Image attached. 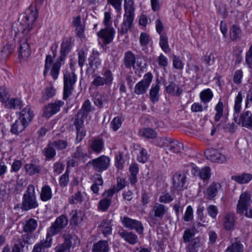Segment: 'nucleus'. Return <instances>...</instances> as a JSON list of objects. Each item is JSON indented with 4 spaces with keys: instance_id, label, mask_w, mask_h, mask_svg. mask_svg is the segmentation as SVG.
I'll return each instance as SVG.
<instances>
[{
    "instance_id": "2",
    "label": "nucleus",
    "mask_w": 252,
    "mask_h": 252,
    "mask_svg": "<svg viewBox=\"0 0 252 252\" xmlns=\"http://www.w3.org/2000/svg\"><path fill=\"white\" fill-rule=\"evenodd\" d=\"M125 14L123 22L118 32L125 34L129 30L133 24L134 17V2L132 0H124Z\"/></svg>"
},
{
    "instance_id": "64",
    "label": "nucleus",
    "mask_w": 252,
    "mask_h": 252,
    "mask_svg": "<svg viewBox=\"0 0 252 252\" xmlns=\"http://www.w3.org/2000/svg\"><path fill=\"white\" fill-rule=\"evenodd\" d=\"M246 62L250 67H252V45L246 53Z\"/></svg>"
},
{
    "instance_id": "63",
    "label": "nucleus",
    "mask_w": 252,
    "mask_h": 252,
    "mask_svg": "<svg viewBox=\"0 0 252 252\" xmlns=\"http://www.w3.org/2000/svg\"><path fill=\"white\" fill-rule=\"evenodd\" d=\"M183 218L185 221H189L193 218V210L191 206L187 207Z\"/></svg>"
},
{
    "instance_id": "8",
    "label": "nucleus",
    "mask_w": 252,
    "mask_h": 252,
    "mask_svg": "<svg viewBox=\"0 0 252 252\" xmlns=\"http://www.w3.org/2000/svg\"><path fill=\"white\" fill-rule=\"evenodd\" d=\"M63 99H66L71 94L73 86L76 82V76L73 72H66L64 74Z\"/></svg>"
},
{
    "instance_id": "30",
    "label": "nucleus",
    "mask_w": 252,
    "mask_h": 252,
    "mask_svg": "<svg viewBox=\"0 0 252 252\" xmlns=\"http://www.w3.org/2000/svg\"><path fill=\"white\" fill-rule=\"evenodd\" d=\"M202 246L201 240L198 237L194 238L190 241L187 248V252H197Z\"/></svg>"
},
{
    "instance_id": "53",
    "label": "nucleus",
    "mask_w": 252,
    "mask_h": 252,
    "mask_svg": "<svg viewBox=\"0 0 252 252\" xmlns=\"http://www.w3.org/2000/svg\"><path fill=\"white\" fill-rule=\"evenodd\" d=\"M56 151L55 147L52 143H49L45 149V155L48 159L53 158L56 155Z\"/></svg>"
},
{
    "instance_id": "47",
    "label": "nucleus",
    "mask_w": 252,
    "mask_h": 252,
    "mask_svg": "<svg viewBox=\"0 0 252 252\" xmlns=\"http://www.w3.org/2000/svg\"><path fill=\"white\" fill-rule=\"evenodd\" d=\"M40 196L41 199L44 201L50 199L52 197V192L50 188L48 186L43 187Z\"/></svg>"
},
{
    "instance_id": "11",
    "label": "nucleus",
    "mask_w": 252,
    "mask_h": 252,
    "mask_svg": "<svg viewBox=\"0 0 252 252\" xmlns=\"http://www.w3.org/2000/svg\"><path fill=\"white\" fill-rule=\"evenodd\" d=\"M252 203L250 194L246 191L242 193L237 204V213L241 215L243 214L245 211L248 209Z\"/></svg>"
},
{
    "instance_id": "13",
    "label": "nucleus",
    "mask_w": 252,
    "mask_h": 252,
    "mask_svg": "<svg viewBox=\"0 0 252 252\" xmlns=\"http://www.w3.org/2000/svg\"><path fill=\"white\" fill-rule=\"evenodd\" d=\"M204 155L207 159L213 162L223 163L226 161V157L222 155L219 151L215 149H207L204 152Z\"/></svg>"
},
{
    "instance_id": "15",
    "label": "nucleus",
    "mask_w": 252,
    "mask_h": 252,
    "mask_svg": "<svg viewBox=\"0 0 252 252\" xmlns=\"http://www.w3.org/2000/svg\"><path fill=\"white\" fill-rule=\"evenodd\" d=\"M73 241L74 242V245L79 243V241L75 236L69 234L65 235L63 243L56 247L55 252H66L69 251L72 245Z\"/></svg>"
},
{
    "instance_id": "6",
    "label": "nucleus",
    "mask_w": 252,
    "mask_h": 252,
    "mask_svg": "<svg viewBox=\"0 0 252 252\" xmlns=\"http://www.w3.org/2000/svg\"><path fill=\"white\" fill-rule=\"evenodd\" d=\"M68 224V219L64 215H61L58 217L55 222L52 223L47 230V238L56 235L63 229L65 228Z\"/></svg>"
},
{
    "instance_id": "14",
    "label": "nucleus",
    "mask_w": 252,
    "mask_h": 252,
    "mask_svg": "<svg viewBox=\"0 0 252 252\" xmlns=\"http://www.w3.org/2000/svg\"><path fill=\"white\" fill-rule=\"evenodd\" d=\"M64 104V102L62 100L56 101L54 103H51L46 105L43 112V116L46 118H50L51 116L58 112L62 106Z\"/></svg>"
},
{
    "instance_id": "35",
    "label": "nucleus",
    "mask_w": 252,
    "mask_h": 252,
    "mask_svg": "<svg viewBox=\"0 0 252 252\" xmlns=\"http://www.w3.org/2000/svg\"><path fill=\"white\" fill-rule=\"evenodd\" d=\"M30 187L29 186L27 192L24 194L23 196V201L22 203V208L26 211L29 210L32 208V197L30 192Z\"/></svg>"
},
{
    "instance_id": "54",
    "label": "nucleus",
    "mask_w": 252,
    "mask_h": 252,
    "mask_svg": "<svg viewBox=\"0 0 252 252\" xmlns=\"http://www.w3.org/2000/svg\"><path fill=\"white\" fill-rule=\"evenodd\" d=\"M83 194L78 191L69 198V202L71 204L81 203L83 201Z\"/></svg>"
},
{
    "instance_id": "16",
    "label": "nucleus",
    "mask_w": 252,
    "mask_h": 252,
    "mask_svg": "<svg viewBox=\"0 0 252 252\" xmlns=\"http://www.w3.org/2000/svg\"><path fill=\"white\" fill-rule=\"evenodd\" d=\"M174 188L178 190H182L187 187V175L185 173H177L173 177Z\"/></svg>"
},
{
    "instance_id": "26",
    "label": "nucleus",
    "mask_w": 252,
    "mask_h": 252,
    "mask_svg": "<svg viewBox=\"0 0 252 252\" xmlns=\"http://www.w3.org/2000/svg\"><path fill=\"white\" fill-rule=\"evenodd\" d=\"M88 157V154L81 146L78 147L72 155L73 158L83 162H85Z\"/></svg>"
},
{
    "instance_id": "10",
    "label": "nucleus",
    "mask_w": 252,
    "mask_h": 252,
    "mask_svg": "<svg viewBox=\"0 0 252 252\" xmlns=\"http://www.w3.org/2000/svg\"><path fill=\"white\" fill-rule=\"evenodd\" d=\"M153 78V75L151 72L146 73L143 79L135 85L134 93L137 95L145 94L152 81Z\"/></svg>"
},
{
    "instance_id": "52",
    "label": "nucleus",
    "mask_w": 252,
    "mask_h": 252,
    "mask_svg": "<svg viewBox=\"0 0 252 252\" xmlns=\"http://www.w3.org/2000/svg\"><path fill=\"white\" fill-rule=\"evenodd\" d=\"M55 94L56 90L51 86L45 88L43 94L42 98L44 100H47L54 96Z\"/></svg>"
},
{
    "instance_id": "17",
    "label": "nucleus",
    "mask_w": 252,
    "mask_h": 252,
    "mask_svg": "<svg viewBox=\"0 0 252 252\" xmlns=\"http://www.w3.org/2000/svg\"><path fill=\"white\" fill-rule=\"evenodd\" d=\"M221 188V185L219 183H212L204 191V197L207 199H213L218 194L219 190Z\"/></svg>"
},
{
    "instance_id": "50",
    "label": "nucleus",
    "mask_w": 252,
    "mask_h": 252,
    "mask_svg": "<svg viewBox=\"0 0 252 252\" xmlns=\"http://www.w3.org/2000/svg\"><path fill=\"white\" fill-rule=\"evenodd\" d=\"M215 110L216 113L215 116V120L216 122H218L222 116L223 113V104L220 100L216 106Z\"/></svg>"
},
{
    "instance_id": "56",
    "label": "nucleus",
    "mask_w": 252,
    "mask_h": 252,
    "mask_svg": "<svg viewBox=\"0 0 252 252\" xmlns=\"http://www.w3.org/2000/svg\"><path fill=\"white\" fill-rule=\"evenodd\" d=\"M93 77V80L91 84V87L98 88L105 86V84L102 81L101 75L94 74Z\"/></svg>"
},
{
    "instance_id": "18",
    "label": "nucleus",
    "mask_w": 252,
    "mask_h": 252,
    "mask_svg": "<svg viewBox=\"0 0 252 252\" xmlns=\"http://www.w3.org/2000/svg\"><path fill=\"white\" fill-rule=\"evenodd\" d=\"M115 31L112 27H106L97 33L98 37L102 38L106 44L110 43L113 40Z\"/></svg>"
},
{
    "instance_id": "5",
    "label": "nucleus",
    "mask_w": 252,
    "mask_h": 252,
    "mask_svg": "<svg viewBox=\"0 0 252 252\" xmlns=\"http://www.w3.org/2000/svg\"><path fill=\"white\" fill-rule=\"evenodd\" d=\"M86 118L84 117L81 114H77L72 119L73 125L76 130V137L75 138L76 143L80 142L86 135V130L84 124V120Z\"/></svg>"
},
{
    "instance_id": "51",
    "label": "nucleus",
    "mask_w": 252,
    "mask_h": 252,
    "mask_svg": "<svg viewBox=\"0 0 252 252\" xmlns=\"http://www.w3.org/2000/svg\"><path fill=\"white\" fill-rule=\"evenodd\" d=\"M244 248L242 244L239 242H235L228 247L225 252H243Z\"/></svg>"
},
{
    "instance_id": "55",
    "label": "nucleus",
    "mask_w": 252,
    "mask_h": 252,
    "mask_svg": "<svg viewBox=\"0 0 252 252\" xmlns=\"http://www.w3.org/2000/svg\"><path fill=\"white\" fill-rule=\"evenodd\" d=\"M195 235L194 230L192 229H186L183 234V239L184 243L190 242L191 239Z\"/></svg>"
},
{
    "instance_id": "4",
    "label": "nucleus",
    "mask_w": 252,
    "mask_h": 252,
    "mask_svg": "<svg viewBox=\"0 0 252 252\" xmlns=\"http://www.w3.org/2000/svg\"><path fill=\"white\" fill-rule=\"evenodd\" d=\"M24 230L25 233L22 236V240H19L14 244L12 252H23L25 247L28 249L32 237V219L26 221L24 226Z\"/></svg>"
},
{
    "instance_id": "59",
    "label": "nucleus",
    "mask_w": 252,
    "mask_h": 252,
    "mask_svg": "<svg viewBox=\"0 0 252 252\" xmlns=\"http://www.w3.org/2000/svg\"><path fill=\"white\" fill-rule=\"evenodd\" d=\"M171 138L167 137H159L158 139V144L160 147L167 148V150L171 142Z\"/></svg>"
},
{
    "instance_id": "27",
    "label": "nucleus",
    "mask_w": 252,
    "mask_h": 252,
    "mask_svg": "<svg viewBox=\"0 0 252 252\" xmlns=\"http://www.w3.org/2000/svg\"><path fill=\"white\" fill-rule=\"evenodd\" d=\"M129 171L130 172L129 180L132 185H134L137 181V175L139 172L138 165L135 163L131 164L129 167Z\"/></svg>"
},
{
    "instance_id": "39",
    "label": "nucleus",
    "mask_w": 252,
    "mask_h": 252,
    "mask_svg": "<svg viewBox=\"0 0 252 252\" xmlns=\"http://www.w3.org/2000/svg\"><path fill=\"white\" fill-rule=\"evenodd\" d=\"M70 215V222L74 225H77L80 224L82 221V217L81 216V213L77 210H72Z\"/></svg>"
},
{
    "instance_id": "46",
    "label": "nucleus",
    "mask_w": 252,
    "mask_h": 252,
    "mask_svg": "<svg viewBox=\"0 0 252 252\" xmlns=\"http://www.w3.org/2000/svg\"><path fill=\"white\" fill-rule=\"evenodd\" d=\"M62 62L63 61H61L59 59L53 64V67L50 72V74L52 76L54 80H56L58 78Z\"/></svg>"
},
{
    "instance_id": "42",
    "label": "nucleus",
    "mask_w": 252,
    "mask_h": 252,
    "mask_svg": "<svg viewBox=\"0 0 252 252\" xmlns=\"http://www.w3.org/2000/svg\"><path fill=\"white\" fill-rule=\"evenodd\" d=\"M102 233L104 236L110 235L112 233L111 221L108 220H103L100 224Z\"/></svg>"
},
{
    "instance_id": "58",
    "label": "nucleus",
    "mask_w": 252,
    "mask_h": 252,
    "mask_svg": "<svg viewBox=\"0 0 252 252\" xmlns=\"http://www.w3.org/2000/svg\"><path fill=\"white\" fill-rule=\"evenodd\" d=\"M111 203V200L109 198H104L100 200L98 205V208L102 211L107 210Z\"/></svg>"
},
{
    "instance_id": "37",
    "label": "nucleus",
    "mask_w": 252,
    "mask_h": 252,
    "mask_svg": "<svg viewBox=\"0 0 252 252\" xmlns=\"http://www.w3.org/2000/svg\"><path fill=\"white\" fill-rule=\"evenodd\" d=\"M232 179L239 184H246L252 179V175L248 173H244L240 175L233 176Z\"/></svg>"
},
{
    "instance_id": "1",
    "label": "nucleus",
    "mask_w": 252,
    "mask_h": 252,
    "mask_svg": "<svg viewBox=\"0 0 252 252\" xmlns=\"http://www.w3.org/2000/svg\"><path fill=\"white\" fill-rule=\"evenodd\" d=\"M243 96L241 92H239L234 100L233 120L238 125L249 128H252V113L249 111H244L240 116Z\"/></svg>"
},
{
    "instance_id": "32",
    "label": "nucleus",
    "mask_w": 252,
    "mask_h": 252,
    "mask_svg": "<svg viewBox=\"0 0 252 252\" xmlns=\"http://www.w3.org/2000/svg\"><path fill=\"white\" fill-rule=\"evenodd\" d=\"M160 87L158 83L152 85L150 90V98L153 103H156L159 100V91Z\"/></svg>"
},
{
    "instance_id": "24",
    "label": "nucleus",
    "mask_w": 252,
    "mask_h": 252,
    "mask_svg": "<svg viewBox=\"0 0 252 252\" xmlns=\"http://www.w3.org/2000/svg\"><path fill=\"white\" fill-rule=\"evenodd\" d=\"M90 148L93 152L99 154L104 148V142L101 138H95L92 141Z\"/></svg>"
},
{
    "instance_id": "61",
    "label": "nucleus",
    "mask_w": 252,
    "mask_h": 252,
    "mask_svg": "<svg viewBox=\"0 0 252 252\" xmlns=\"http://www.w3.org/2000/svg\"><path fill=\"white\" fill-rule=\"evenodd\" d=\"M149 158V155L145 149L142 148L137 156V160L142 163L146 162Z\"/></svg>"
},
{
    "instance_id": "22",
    "label": "nucleus",
    "mask_w": 252,
    "mask_h": 252,
    "mask_svg": "<svg viewBox=\"0 0 252 252\" xmlns=\"http://www.w3.org/2000/svg\"><path fill=\"white\" fill-rule=\"evenodd\" d=\"M109 245L105 240H100L93 244L92 252H108Z\"/></svg>"
},
{
    "instance_id": "62",
    "label": "nucleus",
    "mask_w": 252,
    "mask_h": 252,
    "mask_svg": "<svg viewBox=\"0 0 252 252\" xmlns=\"http://www.w3.org/2000/svg\"><path fill=\"white\" fill-rule=\"evenodd\" d=\"M207 210L208 215L213 219H215L217 217L218 214V210L217 206L210 205L208 207Z\"/></svg>"
},
{
    "instance_id": "36",
    "label": "nucleus",
    "mask_w": 252,
    "mask_h": 252,
    "mask_svg": "<svg viewBox=\"0 0 252 252\" xmlns=\"http://www.w3.org/2000/svg\"><path fill=\"white\" fill-rule=\"evenodd\" d=\"M107 97L104 94L96 93L94 96V104L98 107L101 108L104 103L107 102Z\"/></svg>"
},
{
    "instance_id": "34",
    "label": "nucleus",
    "mask_w": 252,
    "mask_h": 252,
    "mask_svg": "<svg viewBox=\"0 0 252 252\" xmlns=\"http://www.w3.org/2000/svg\"><path fill=\"white\" fill-rule=\"evenodd\" d=\"M230 37L233 41L239 40L242 35L240 28L236 25H233L230 30Z\"/></svg>"
},
{
    "instance_id": "48",
    "label": "nucleus",
    "mask_w": 252,
    "mask_h": 252,
    "mask_svg": "<svg viewBox=\"0 0 252 252\" xmlns=\"http://www.w3.org/2000/svg\"><path fill=\"white\" fill-rule=\"evenodd\" d=\"M213 94L210 89L202 91L200 94V97L202 102L206 103L209 102L213 97Z\"/></svg>"
},
{
    "instance_id": "7",
    "label": "nucleus",
    "mask_w": 252,
    "mask_h": 252,
    "mask_svg": "<svg viewBox=\"0 0 252 252\" xmlns=\"http://www.w3.org/2000/svg\"><path fill=\"white\" fill-rule=\"evenodd\" d=\"M168 208L164 205L159 203H155L152 207V210L149 212V217L151 220L155 223L157 219L162 220L167 213Z\"/></svg>"
},
{
    "instance_id": "41",
    "label": "nucleus",
    "mask_w": 252,
    "mask_h": 252,
    "mask_svg": "<svg viewBox=\"0 0 252 252\" xmlns=\"http://www.w3.org/2000/svg\"><path fill=\"white\" fill-rule=\"evenodd\" d=\"M140 136L147 138H154L157 136V133L153 129L150 128H144L139 131Z\"/></svg>"
},
{
    "instance_id": "60",
    "label": "nucleus",
    "mask_w": 252,
    "mask_h": 252,
    "mask_svg": "<svg viewBox=\"0 0 252 252\" xmlns=\"http://www.w3.org/2000/svg\"><path fill=\"white\" fill-rule=\"evenodd\" d=\"M12 51L11 46L6 45L4 46L0 52V56L2 59L7 58Z\"/></svg>"
},
{
    "instance_id": "29",
    "label": "nucleus",
    "mask_w": 252,
    "mask_h": 252,
    "mask_svg": "<svg viewBox=\"0 0 252 252\" xmlns=\"http://www.w3.org/2000/svg\"><path fill=\"white\" fill-rule=\"evenodd\" d=\"M223 225L226 230H231L234 228L235 220L234 214H227L225 216L223 219Z\"/></svg>"
},
{
    "instance_id": "25",
    "label": "nucleus",
    "mask_w": 252,
    "mask_h": 252,
    "mask_svg": "<svg viewBox=\"0 0 252 252\" xmlns=\"http://www.w3.org/2000/svg\"><path fill=\"white\" fill-rule=\"evenodd\" d=\"M101 79L105 86L110 87L113 84L114 77L112 71L109 69L103 70L101 75Z\"/></svg>"
},
{
    "instance_id": "33",
    "label": "nucleus",
    "mask_w": 252,
    "mask_h": 252,
    "mask_svg": "<svg viewBox=\"0 0 252 252\" xmlns=\"http://www.w3.org/2000/svg\"><path fill=\"white\" fill-rule=\"evenodd\" d=\"M187 72L192 78H199V72L200 70L199 66L193 63H189L187 64Z\"/></svg>"
},
{
    "instance_id": "45",
    "label": "nucleus",
    "mask_w": 252,
    "mask_h": 252,
    "mask_svg": "<svg viewBox=\"0 0 252 252\" xmlns=\"http://www.w3.org/2000/svg\"><path fill=\"white\" fill-rule=\"evenodd\" d=\"M159 45L162 50L165 53L169 52L170 49L168 43V38L166 35L164 33L160 34Z\"/></svg>"
},
{
    "instance_id": "43",
    "label": "nucleus",
    "mask_w": 252,
    "mask_h": 252,
    "mask_svg": "<svg viewBox=\"0 0 252 252\" xmlns=\"http://www.w3.org/2000/svg\"><path fill=\"white\" fill-rule=\"evenodd\" d=\"M183 148V145L181 143L178 141L171 139L168 150L175 153H178L181 152Z\"/></svg>"
},
{
    "instance_id": "40",
    "label": "nucleus",
    "mask_w": 252,
    "mask_h": 252,
    "mask_svg": "<svg viewBox=\"0 0 252 252\" xmlns=\"http://www.w3.org/2000/svg\"><path fill=\"white\" fill-rule=\"evenodd\" d=\"M71 47L70 42L66 41L63 42L61 45V56L59 60L61 61H63L66 55L69 52Z\"/></svg>"
},
{
    "instance_id": "12",
    "label": "nucleus",
    "mask_w": 252,
    "mask_h": 252,
    "mask_svg": "<svg viewBox=\"0 0 252 252\" xmlns=\"http://www.w3.org/2000/svg\"><path fill=\"white\" fill-rule=\"evenodd\" d=\"M121 220L122 224L125 227L130 229H134L139 234L143 232V227L141 221L127 217L121 218Z\"/></svg>"
},
{
    "instance_id": "20",
    "label": "nucleus",
    "mask_w": 252,
    "mask_h": 252,
    "mask_svg": "<svg viewBox=\"0 0 252 252\" xmlns=\"http://www.w3.org/2000/svg\"><path fill=\"white\" fill-rule=\"evenodd\" d=\"M118 233L130 245H134L138 242L137 236L132 232H128L124 229H121L118 231Z\"/></svg>"
},
{
    "instance_id": "38",
    "label": "nucleus",
    "mask_w": 252,
    "mask_h": 252,
    "mask_svg": "<svg viewBox=\"0 0 252 252\" xmlns=\"http://www.w3.org/2000/svg\"><path fill=\"white\" fill-rule=\"evenodd\" d=\"M50 240L49 242L48 241H41L34 246L32 252H47V249L50 247Z\"/></svg>"
},
{
    "instance_id": "44",
    "label": "nucleus",
    "mask_w": 252,
    "mask_h": 252,
    "mask_svg": "<svg viewBox=\"0 0 252 252\" xmlns=\"http://www.w3.org/2000/svg\"><path fill=\"white\" fill-rule=\"evenodd\" d=\"M91 103L90 100H87L84 102L81 109L78 111V114H81L84 117H87L88 114L91 111Z\"/></svg>"
},
{
    "instance_id": "9",
    "label": "nucleus",
    "mask_w": 252,
    "mask_h": 252,
    "mask_svg": "<svg viewBox=\"0 0 252 252\" xmlns=\"http://www.w3.org/2000/svg\"><path fill=\"white\" fill-rule=\"evenodd\" d=\"M110 161L108 157L103 155L89 161L88 164L92 165L96 172L101 173L109 167Z\"/></svg>"
},
{
    "instance_id": "3",
    "label": "nucleus",
    "mask_w": 252,
    "mask_h": 252,
    "mask_svg": "<svg viewBox=\"0 0 252 252\" xmlns=\"http://www.w3.org/2000/svg\"><path fill=\"white\" fill-rule=\"evenodd\" d=\"M31 120V108L30 105H28L20 112L19 119L11 125V132L16 135L19 134L29 125Z\"/></svg>"
},
{
    "instance_id": "23",
    "label": "nucleus",
    "mask_w": 252,
    "mask_h": 252,
    "mask_svg": "<svg viewBox=\"0 0 252 252\" xmlns=\"http://www.w3.org/2000/svg\"><path fill=\"white\" fill-rule=\"evenodd\" d=\"M135 56L131 51H128L125 53L124 58V63L126 67L134 68L135 63Z\"/></svg>"
},
{
    "instance_id": "19",
    "label": "nucleus",
    "mask_w": 252,
    "mask_h": 252,
    "mask_svg": "<svg viewBox=\"0 0 252 252\" xmlns=\"http://www.w3.org/2000/svg\"><path fill=\"white\" fill-rule=\"evenodd\" d=\"M99 54L98 51L93 50L92 55L88 59L89 67L87 69L88 72L92 70L94 72L96 70L101 64V61L99 58Z\"/></svg>"
},
{
    "instance_id": "31",
    "label": "nucleus",
    "mask_w": 252,
    "mask_h": 252,
    "mask_svg": "<svg viewBox=\"0 0 252 252\" xmlns=\"http://www.w3.org/2000/svg\"><path fill=\"white\" fill-rule=\"evenodd\" d=\"M20 54L22 59L24 61H27L31 55L30 45L27 41L23 42L21 46Z\"/></svg>"
},
{
    "instance_id": "57",
    "label": "nucleus",
    "mask_w": 252,
    "mask_h": 252,
    "mask_svg": "<svg viewBox=\"0 0 252 252\" xmlns=\"http://www.w3.org/2000/svg\"><path fill=\"white\" fill-rule=\"evenodd\" d=\"M52 143L53 146L58 150H63L65 149L68 146L67 141L63 140L54 141Z\"/></svg>"
},
{
    "instance_id": "28",
    "label": "nucleus",
    "mask_w": 252,
    "mask_h": 252,
    "mask_svg": "<svg viewBox=\"0 0 252 252\" xmlns=\"http://www.w3.org/2000/svg\"><path fill=\"white\" fill-rule=\"evenodd\" d=\"M166 92L174 95L179 96L183 92L182 87L176 84L175 82H171L166 87Z\"/></svg>"
},
{
    "instance_id": "21",
    "label": "nucleus",
    "mask_w": 252,
    "mask_h": 252,
    "mask_svg": "<svg viewBox=\"0 0 252 252\" xmlns=\"http://www.w3.org/2000/svg\"><path fill=\"white\" fill-rule=\"evenodd\" d=\"M5 107L9 109L20 110L23 106L22 101L18 98H8L5 102Z\"/></svg>"
},
{
    "instance_id": "49",
    "label": "nucleus",
    "mask_w": 252,
    "mask_h": 252,
    "mask_svg": "<svg viewBox=\"0 0 252 252\" xmlns=\"http://www.w3.org/2000/svg\"><path fill=\"white\" fill-rule=\"evenodd\" d=\"M198 176L201 179L206 181L208 180L211 177V169L209 167H204L199 170Z\"/></svg>"
}]
</instances>
